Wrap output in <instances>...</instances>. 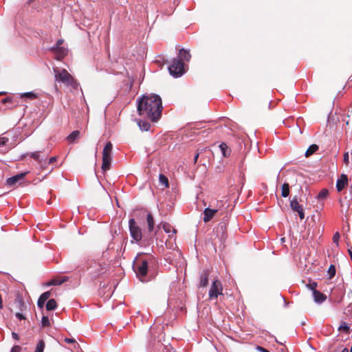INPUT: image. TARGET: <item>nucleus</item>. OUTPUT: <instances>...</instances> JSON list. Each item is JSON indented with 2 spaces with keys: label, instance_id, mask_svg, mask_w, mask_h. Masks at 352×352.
<instances>
[{
  "label": "nucleus",
  "instance_id": "obj_31",
  "mask_svg": "<svg viewBox=\"0 0 352 352\" xmlns=\"http://www.w3.org/2000/svg\"><path fill=\"white\" fill-rule=\"evenodd\" d=\"M339 331H344L346 333H349V327L347 325V324L344 322H342L340 327H338Z\"/></svg>",
  "mask_w": 352,
  "mask_h": 352
},
{
  "label": "nucleus",
  "instance_id": "obj_36",
  "mask_svg": "<svg viewBox=\"0 0 352 352\" xmlns=\"http://www.w3.org/2000/svg\"><path fill=\"white\" fill-rule=\"evenodd\" d=\"M8 141H9V139L8 138L1 137L0 138V146L5 145Z\"/></svg>",
  "mask_w": 352,
  "mask_h": 352
},
{
  "label": "nucleus",
  "instance_id": "obj_32",
  "mask_svg": "<svg viewBox=\"0 0 352 352\" xmlns=\"http://www.w3.org/2000/svg\"><path fill=\"white\" fill-rule=\"evenodd\" d=\"M41 323L43 327H49L50 322L47 316H43L42 317Z\"/></svg>",
  "mask_w": 352,
  "mask_h": 352
},
{
  "label": "nucleus",
  "instance_id": "obj_43",
  "mask_svg": "<svg viewBox=\"0 0 352 352\" xmlns=\"http://www.w3.org/2000/svg\"><path fill=\"white\" fill-rule=\"evenodd\" d=\"M57 160V157H52L50 160H49V162L48 163L49 164H52L54 162H55Z\"/></svg>",
  "mask_w": 352,
  "mask_h": 352
},
{
  "label": "nucleus",
  "instance_id": "obj_10",
  "mask_svg": "<svg viewBox=\"0 0 352 352\" xmlns=\"http://www.w3.org/2000/svg\"><path fill=\"white\" fill-rule=\"evenodd\" d=\"M348 184V177L345 174H342L336 182V188L338 192H341Z\"/></svg>",
  "mask_w": 352,
  "mask_h": 352
},
{
  "label": "nucleus",
  "instance_id": "obj_35",
  "mask_svg": "<svg viewBox=\"0 0 352 352\" xmlns=\"http://www.w3.org/2000/svg\"><path fill=\"white\" fill-rule=\"evenodd\" d=\"M164 230L166 232V233H170V229H171V226L168 224V223H164L162 226Z\"/></svg>",
  "mask_w": 352,
  "mask_h": 352
},
{
  "label": "nucleus",
  "instance_id": "obj_46",
  "mask_svg": "<svg viewBox=\"0 0 352 352\" xmlns=\"http://www.w3.org/2000/svg\"><path fill=\"white\" fill-rule=\"evenodd\" d=\"M12 338L15 340L19 339V336L16 333L12 332Z\"/></svg>",
  "mask_w": 352,
  "mask_h": 352
},
{
  "label": "nucleus",
  "instance_id": "obj_2",
  "mask_svg": "<svg viewBox=\"0 0 352 352\" xmlns=\"http://www.w3.org/2000/svg\"><path fill=\"white\" fill-rule=\"evenodd\" d=\"M55 81L60 82L73 89H78L79 84L76 80L65 69L53 68Z\"/></svg>",
  "mask_w": 352,
  "mask_h": 352
},
{
  "label": "nucleus",
  "instance_id": "obj_7",
  "mask_svg": "<svg viewBox=\"0 0 352 352\" xmlns=\"http://www.w3.org/2000/svg\"><path fill=\"white\" fill-rule=\"evenodd\" d=\"M223 287L221 283L215 279L213 280L210 289L209 290V298L210 300L217 299L219 295H222Z\"/></svg>",
  "mask_w": 352,
  "mask_h": 352
},
{
  "label": "nucleus",
  "instance_id": "obj_14",
  "mask_svg": "<svg viewBox=\"0 0 352 352\" xmlns=\"http://www.w3.org/2000/svg\"><path fill=\"white\" fill-rule=\"evenodd\" d=\"M209 270H205L202 272L200 277L199 287H206L208 284Z\"/></svg>",
  "mask_w": 352,
  "mask_h": 352
},
{
  "label": "nucleus",
  "instance_id": "obj_48",
  "mask_svg": "<svg viewBox=\"0 0 352 352\" xmlns=\"http://www.w3.org/2000/svg\"><path fill=\"white\" fill-rule=\"evenodd\" d=\"M3 301H2V298H1V295L0 294V309H1L3 308Z\"/></svg>",
  "mask_w": 352,
  "mask_h": 352
},
{
  "label": "nucleus",
  "instance_id": "obj_24",
  "mask_svg": "<svg viewBox=\"0 0 352 352\" xmlns=\"http://www.w3.org/2000/svg\"><path fill=\"white\" fill-rule=\"evenodd\" d=\"M57 307V303L54 299H50L46 304L47 311L54 310Z\"/></svg>",
  "mask_w": 352,
  "mask_h": 352
},
{
  "label": "nucleus",
  "instance_id": "obj_12",
  "mask_svg": "<svg viewBox=\"0 0 352 352\" xmlns=\"http://www.w3.org/2000/svg\"><path fill=\"white\" fill-rule=\"evenodd\" d=\"M217 212L218 210L217 209L206 208L204 211V221L205 223L210 221Z\"/></svg>",
  "mask_w": 352,
  "mask_h": 352
},
{
  "label": "nucleus",
  "instance_id": "obj_15",
  "mask_svg": "<svg viewBox=\"0 0 352 352\" xmlns=\"http://www.w3.org/2000/svg\"><path fill=\"white\" fill-rule=\"evenodd\" d=\"M69 280L68 276H58L52 279L48 283L47 285H60L62 283L67 281Z\"/></svg>",
  "mask_w": 352,
  "mask_h": 352
},
{
  "label": "nucleus",
  "instance_id": "obj_1",
  "mask_svg": "<svg viewBox=\"0 0 352 352\" xmlns=\"http://www.w3.org/2000/svg\"><path fill=\"white\" fill-rule=\"evenodd\" d=\"M162 103L157 94L144 95L138 100V111L140 116L157 122L162 116Z\"/></svg>",
  "mask_w": 352,
  "mask_h": 352
},
{
  "label": "nucleus",
  "instance_id": "obj_4",
  "mask_svg": "<svg viewBox=\"0 0 352 352\" xmlns=\"http://www.w3.org/2000/svg\"><path fill=\"white\" fill-rule=\"evenodd\" d=\"M113 149V145L111 142H108L102 151V169L103 171H107L110 169L111 163V152Z\"/></svg>",
  "mask_w": 352,
  "mask_h": 352
},
{
  "label": "nucleus",
  "instance_id": "obj_11",
  "mask_svg": "<svg viewBox=\"0 0 352 352\" xmlns=\"http://www.w3.org/2000/svg\"><path fill=\"white\" fill-rule=\"evenodd\" d=\"M51 50L55 53L57 60H61L67 54V50L63 47H52Z\"/></svg>",
  "mask_w": 352,
  "mask_h": 352
},
{
  "label": "nucleus",
  "instance_id": "obj_52",
  "mask_svg": "<svg viewBox=\"0 0 352 352\" xmlns=\"http://www.w3.org/2000/svg\"><path fill=\"white\" fill-rule=\"evenodd\" d=\"M176 232H177V231H176V230L173 229V234H175V233H176Z\"/></svg>",
  "mask_w": 352,
  "mask_h": 352
},
{
  "label": "nucleus",
  "instance_id": "obj_27",
  "mask_svg": "<svg viewBox=\"0 0 352 352\" xmlns=\"http://www.w3.org/2000/svg\"><path fill=\"white\" fill-rule=\"evenodd\" d=\"M45 348V342L43 340L38 341L34 352H43Z\"/></svg>",
  "mask_w": 352,
  "mask_h": 352
},
{
  "label": "nucleus",
  "instance_id": "obj_22",
  "mask_svg": "<svg viewBox=\"0 0 352 352\" xmlns=\"http://www.w3.org/2000/svg\"><path fill=\"white\" fill-rule=\"evenodd\" d=\"M41 153H42L41 151H35V152L31 153L30 154V155L31 157H32L36 161L41 162L44 159H46L45 157L41 156Z\"/></svg>",
  "mask_w": 352,
  "mask_h": 352
},
{
  "label": "nucleus",
  "instance_id": "obj_23",
  "mask_svg": "<svg viewBox=\"0 0 352 352\" xmlns=\"http://www.w3.org/2000/svg\"><path fill=\"white\" fill-rule=\"evenodd\" d=\"M289 195V186L288 183H284L281 187V196L287 197Z\"/></svg>",
  "mask_w": 352,
  "mask_h": 352
},
{
  "label": "nucleus",
  "instance_id": "obj_26",
  "mask_svg": "<svg viewBox=\"0 0 352 352\" xmlns=\"http://www.w3.org/2000/svg\"><path fill=\"white\" fill-rule=\"evenodd\" d=\"M327 273H328L329 279H331L335 276L336 273V267L334 265H331L329 266Z\"/></svg>",
  "mask_w": 352,
  "mask_h": 352
},
{
  "label": "nucleus",
  "instance_id": "obj_13",
  "mask_svg": "<svg viewBox=\"0 0 352 352\" xmlns=\"http://www.w3.org/2000/svg\"><path fill=\"white\" fill-rule=\"evenodd\" d=\"M14 304L17 309L20 311H23L26 308V305L24 302L23 298L21 294L19 292L16 293V297L14 299Z\"/></svg>",
  "mask_w": 352,
  "mask_h": 352
},
{
  "label": "nucleus",
  "instance_id": "obj_20",
  "mask_svg": "<svg viewBox=\"0 0 352 352\" xmlns=\"http://www.w3.org/2000/svg\"><path fill=\"white\" fill-rule=\"evenodd\" d=\"M80 131L76 130L71 133L67 138V141L69 143H74L76 139L79 138Z\"/></svg>",
  "mask_w": 352,
  "mask_h": 352
},
{
  "label": "nucleus",
  "instance_id": "obj_16",
  "mask_svg": "<svg viewBox=\"0 0 352 352\" xmlns=\"http://www.w3.org/2000/svg\"><path fill=\"white\" fill-rule=\"evenodd\" d=\"M313 296H314V300L316 302H319V303L324 302L327 298V297L324 294H323L322 293L320 292L319 291H318L316 289H314Z\"/></svg>",
  "mask_w": 352,
  "mask_h": 352
},
{
  "label": "nucleus",
  "instance_id": "obj_51",
  "mask_svg": "<svg viewBox=\"0 0 352 352\" xmlns=\"http://www.w3.org/2000/svg\"><path fill=\"white\" fill-rule=\"evenodd\" d=\"M342 352H349V350H348V349L344 348V349L342 351Z\"/></svg>",
  "mask_w": 352,
  "mask_h": 352
},
{
  "label": "nucleus",
  "instance_id": "obj_25",
  "mask_svg": "<svg viewBox=\"0 0 352 352\" xmlns=\"http://www.w3.org/2000/svg\"><path fill=\"white\" fill-rule=\"evenodd\" d=\"M329 195V190L327 188H323L318 193L317 198L318 199H327Z\"/></svg>",
  "mask_w": 352,
  "mask_h": 352
},
{
  "label": "nucleus",
  "instance_id": "obj_40",
  "mask_svg": "<svg viewBox=\"0 0 352 352\" xmlns=\"http://www.w3.org/2000/svg\"><path fill=\"white\" fill-rule=\"evenodd\" d=\"M316 287H317V283L315 282H313L312 283H310L309 285V287L310 288V289H311L313 291V293L314 292V289H316Z\"/></svg>",
  "mask_w": 352,
  "mask_h": 352
},
{
  "label": "nucleus",
  "instance_id": "obj_41",
  "mask_svg": "<svg viewBox=\"0 0 352 352\" xmlns=\"http://www.w3.org/2000/svg\"><path fill=\"white\" fill-rule=\"evenodd\" d=\"M16 317L19 320H23V319H25V316H24L23 314H21V313H16Z\"/></svg>",
  "mask_w": 352,
  "mask_h": 352
},
{
  "label": "nucleus",
  "instance_id": "obj_47",
  "mask_svg": "<svg viewBox=\"0 0 352 352\" xmlns=\"http://www.w3.org/2000/svg\"><path fill=\"white\" fill-rule=\"evenodd\" d=\"M11 100L8 98H6L2 100V103H6L7 102H10Z\"/></svg>",
  "mask_w": 352,
  "mask_h": 352
},
{
  "label": "nucleus",
  "instance_id": "obj_28",
  "mask_svg": "<svg viewBox=\"0 0 352 352\" xmlns=\"http://www.w3.org/2000/svg\"><path fill=\"white\" fill-rule=\"evenodd\" d=\"M160 182L162 185H164L166 188L168 187V178L163 174L160 175Z\"/></svg>",
  "mask_w": 352,
  "mask_h": 352
},
{
  "label": "nucleus",
  "instance_id": "obj_19",
  "mask_svg": "<svg viewBox=\"0 0 352 352\" xmlns=\"http://www.w3.org/2000/svg\"><path fill=\"white\" fill-rule=\"evenodd\" d=\"M319 147L317 144H313L309 146L305 152V157H308L313 155L315 152L318 150Z\"/></svg>",
  "mask_w": 352,
  "mask_h": 352
},
{
  "label": "nucleus",
  "instance_id": "obj_18",
  "mask_svg": "<svg viewBox=\"0 0 352 352\" xmlns=\"http://www.w3.org/2000/svg\"><path fill=\"white\" fill-rule=\"evenodd\" d=\"M146 222L148 224V231L151 232L153 230L155 225L153 217L151 213H148L146 215Z\"/></svg>",
  "mask_w": 352,
  "mask_h": 352
},
{
  "label": "nucleus",
  "instance_id": "obj_37",
  "mask_svg": "<svg viewBox=\"0 0 352 352\" xmlns=\"http://www.w3.org/2000/svg\"><path fill=\"white\" fill-rule=\"evenodd\" d=\"M45 301L43 300L41 298H38L37 301V305L39 308L42 309L45 305Z\"/></svg>",
  "mask_w": 352,
  "mask_h": 352
},
{
  "label": "nucleus",
  "instance_id": "obj_17",
  "mask_svg": "<svg viewBox=\"0 0 352 352\" xmlns=\"http://www.w3.org/2000/svg\"><path fill=\"white\" fill-rule=\"evenodd\" d=\"M179 57L180 58L179 60H182V62L184 60L189 61L191 58V55L188 51L184 49H181L179 52Z\"/></svg>",
  "mask_w": 352,
  "mask_h": 352
},
{
  "label": "nucleus",
  "instance_id": "obj_3",
  "mask_svg": "<svg viewBox=\"0 0 352 352\" xmlns=\"http://www.w3.org/2000/svg\"><path fill=\"white\" fill-rule=\"evenodd\" d=\"M133 268L137 276L143 281L148 272V261L139 256L135 258Z\"/></svg>",
  "mask_w": 352,
  "mask_h": 352
},
{
  "label": "nucleus",
  "instance_id": "obj_44",
  "mask_svg": "<svg viewBox=\"0 0 352 352\" xmlns=\"http://www.w3.org/2000/svg\"><path fill=\"white\" fill-rule=\"evenodd\" d=\"M257 349L261 352H270L269 351H267V349L262 346H257Z\"/></svg>",
  "mask_w": 352,
  "mask_h": 352
},
{
  "label": "nucleus",
  "instance_id": "obj_34",
  "mask_svg": "<svg viewBox=\"0 0 352 352\" xmlns=\"http://www.w3.org/2000/svg\"><path fill=\"white\" fill-rule=\"evenodd\" d=\"M340 238L339 232H336L333 236V243H336L337 245H338V241Z\"/></svg>",
  "mask_w": 352,
  "mask_h": 352
},
{
  "label": "nucleus",
  "instance_id": "obj_9",
  "mask_svg": "<svg viewBox=\"0 0 352 352\" xmlns=\"http://www.w3.org/2000/svg\"><path fill=\"white\" fill-rule=\"evenodd\" d=\"M27 173H28L27 172L21 173L17 174L13 177L8 178L6 180L7 185L10 186H14L16 183H18L21 180L23 179V178L27 175Z\"/></svg>",
  "mask_w": 352,
  "mask_h": 352
},
{
  "label": "nucleus",
  "instance_id": "obj_29",
  "mask_svg": "<svg viewBox=\"0 0 352 352\" xmlns=\"http://www.w3.org/2000/svg\"><path fill=\"white\" fill-rule=\"evenodd\" d=\"M139 126L142 131H148L150 129V124L147 122H140Z\"/></svg>",
  "mask_w": 352,
  "mask_h": 352
},
{
  "label": "nucleus",
  "instance_id": "obj_8",
  "mask_svg": "<svg viewBox=\"0 0 352 352\" xmlns=\"http://www.w3.org/2000/svg\"><path fill=\"white\" fill-rule=\"evenodd\" d=\"M290 207L294 212H298L301 220L305 218L302 206L298 203L297 196H294L291 200Z\"/></svg>",
  "mask_w": 352,
  "mask_h": 352
},
{
  "label": "nucleus",
  "instance_id": "obj_6",
  "mask_svg": "<svg viewBox=\"0 0 352 352\" xmlns=\"http://www.w3.org/2000/svg\"><path fill=\"white\" fill-rule=\"evenodd\" d=\"M129 230L131 237L136 241L139 242L142 239L141 228L137 225L134 219H131L129 221Z\"/></svg>",
  "mask_w": 352,
  "mask_h": 352
},
{
  "label": "nucleus",
  "instance_id": "obj_42",
  "mask_svg": "<svg viewBox=\"0 0 352 352\" xmlns=\"http://www.w3.org/2000/svg\"><path fill=\"white\" fill-rule=\"evenodd\" d=\"M63 43V39H58L56 41V45L54 47H60V45H62Z\"/></svg>",
  "mask_w": 352,
  "mask_h": 352
},
{
  "label": "nucleus",
  "instance_id": "obj_53",
  "mask_svg": "<svg viewBox=\"0 0 352 352\" xmlns=\"http://www.w3.org/2000/svg\"><path fill=\"white\" fill-rule=\"evenodd\" d=\"M349 203H346V208H348V207H349Z\"/></svg>",
  "mask_w": 352,
  "mask_h": 352
},
{
  "label": "nucleus",
  "instance_id": "obj_49",
  "mask_svg": "<svg viewBox=\"0 0 352 352\" xmlns=\"http://www.w3.org/2000/svg\"><path fill=\"white\" fill-rule=\"evenodd\" d=\"M198 157H199V154L197 153V154L195 156V160H194V162H195V163H196V162H197Z\"/></svg>",
  "mask_w": 352,
  "mask_h": 352
},
{
  "label": "nucleus",
  "instance_id": "obj_38",
  "mask_svg": "<svg viewBox=\"0 0 352 352\" xmlns=\"http://www.w3.org/2000/svg\"><path fill=\"white\" fill-rule=\"evenodd\" d=\"M21 347L19 345L14 346L11 349V352H21Z\"/></svg>",
  "mask_w": 352,
  "mask_h": 352
},
{
  "label": "nucleus",
  "instance_id": "obj_45",
  "mask_svg": "<svg viewBox=\"0 0 352 352\" xmlns=\"http://www.w3.org/2000/svg\"><path fill=\"white\" fill-rule=\"evenodd\" d=\"M65 341L67 343H74L75 342V340L74 339H72V338H65Z\"/></svg>",
  "mask_w": 352,
  "mask_h": 352
},
{
  "label": "nucleus",
  "instance_id": "obj_50",
  "mask_svg": "<svg viewBox=\"0 0 352 352\" xmlns=\"http://www.w3.org/2000/svg\"><path fill=\"white\" fill-rule=\"evenodd\" d=\"M339 202L340 204L341 207H343L344 206V201H343V200L342 199H340Z\"/></svg>",
  "mask_w": 352,
  "mask_h": 352
},
{
  "label": "nucleus",
  "instance_id": "obj_5",
  "mask_svg": "<svg viewBox=\"0 0 352 352\" xmlns=\"http://www.w3.org/2000/svg\"><path fill=\"white\" fill-rule=\"evenodd\" d=\"M168 71L170 75L175 78L182 76L185 72L184 62L173 59L172 63L168 67Z\"/></svg>",
  "mask_w": 352,
  "mask_h": 352
},
{
  "label": "nucleus",
  "instance_id": "obj_39",
  "mask_svg": "<svg viewBox=\"0 0 352 352\" xmlns=\"http://www.w3.org/2000/svg\"><path fill=\"white\" fill-rule=\"evenodd\" d=\"M349 153L346 152L344 154V162L346 165L349 164Z\"/></svg>",
  "mask_w": 352,
  "mask_h": 352
},
{
  "label": "nucleus",
  "instance_id": "obj_33",
  "mask_svg": "<svg viewBox=\"0 0 352 352\" xmlns=\"http://www.w3.org/2000/svg\"><path fill=\"white\" fill-rule=\"evenodd\" d=\"M51 292L50 291L45 292L43 293L39 298L43 299V301L46 302V300L50 297Z\"/></svg>",
  "mask_w": 352,
  "mask_h": 352
},
{
  "label": "nucleus",
  "instance_id": "obj_30",
  "mask_svg": "<svg viewBox=\"0 0 352 352\" xmlns=\"http://www.w3.org/2000/svg\"><path fill=\"white\" fill-rule=\"evenodd\" d=\"M22 98H28L31 100L36 99L37 98V96L36 94L33 92H26L21 95Z\"/></svg>",
  "mask_w": 352,
  "mask_h": 352
},
{
  "label": "nucleus",
  "instance_id": "obj_21",
  "mask_svg": "<svg viewBox=\"0 0 352 352\" xmlns=\"http://www.w3.org/2000/svg\"><path fill=\"white\" fill-rule=\"evenodd\" d=\"M219 148L221 151V153L224 157H228L230 155L231 150L229 148V147L227 146L225 143H221L219 145Z\"/></svg>",
  "mask_w": 352,
  "mask_h": 352
}]
</instances>
